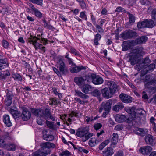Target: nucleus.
Returning a JSON list of instances; mask_svg holds the SVG:
<instances>
[{"instance_id":"1","label":"nucleus","mask_w":156,"mask_h":156,"mask_svg":"<svg viewBox=\"0 0 156 156\" xmlns=\"http://www.w3.org/2000/svg\"><path fill=\"white\" fill-rule=\"evenodd\" d=\"M144 53L142 47H139L132 50L131 55H129L128 62H130L132 65L133 66L138 60L141 58L142 54Z\"/></svg>"},{"instance_id":"2","label":"nucleus","mask_w":156,"mask_h":156,"mask_svg":"<svg viewBox=\"0 0 156 156\" xmlns=\"http://www.w3.org/2000/svg\"><path fill=\"white\" fill-rule=\"evenodd\" d=\"M40 40L41 43H43L44 45H46L48 43L49 40L47 39L44 38H41V40L39 38L36 36H31V37L28 38L27 42H28L30 44H32L36 50L38 49H41V47L42 46V45L38 43L37 41Z\"/></svg>"},{"instance_id":"3","label":"nucleus","mask_w":156,"mask_h":156,"mask_svg":"<svg viewBox=\"0 0 156 156\" xmlns=\"http://www.w3.org/2000/svg\"><path fill=\"white\" fill-rule=\"evenodd\" d=\"M88 128L87 127H81L78 129L76 135L80 137H83L84 141H86L93 135V133L88 132Z\"/></svg>"},{"instance_id":"4","label":"nucleus","mask_w":156,"mask_h":156,"mask_svg":"<svg viewBox=\"0 0 156 156\" xmlns=\"http://www.w3.org/2000/svg\"><path fill=\"white\" fill-rule=\"evenodd\" d=\"M112 104V100L109 99L106 102H103L101 104L99 110V112L101 113L103 110L105 112H104L102 114V116L105 117L106 115L108 114L110 112L111 105Z\"/></svg>"},{"instance_id":"5","label":"nucleus","mask_w":156,"mask_h":156,"mask_svg":"<svg viewBox=\"0 0 156 156\" xmlns=\"http://www.w3.org/2000/svg\"><path fill=\"white\" fill-rule=\"evenodd\" d=\"M156 23L155 21L151 19H146L143 21L139 22L137 24L138 28H143L145 27L152 28L155 26H156Z\"/></svg>"},{"instance_id":"6","label":"nucleus","mask_w":156,"mask_h":156,"mask_svg":"<svg viewBox=\"0 0 156 156\" xmlns=\"http://www.w3.org/2000/svg\"><path fill=\"white\" fill-rule=\"evenodd\" d=\"M64 59L63 56H60L58 58V68L60 72L62 75H66L69 73V69L65 65L64 61Z\"/></svg>"},{"instance_id":"7","label":"nucleus","mask_w":156,"mask_h":156,"mask_svg":"<svg viewBox=\"0 0 156 156\" xmlns=\"http://www.w3.org/2000/svg\"><path fill=\"white\" fill-rule=\"evenodd\" d=\"M88 83L92 82L95 85H99L103 83V79L99 75L92 73H88Z\"/></svg>"},{"instance_id":"8","label":"nucleus","mask_w":156,"mask_h":156,"mask_svg":"<svg viewBox=\"0 0 156 156\" xmlns=\"http://www.w3.org/2000/svg\"><path fill=\"white\" fill-rule=\"evenodd\" d=\"M137 33L130 29H128L122 33L120 34L122 38L124 39L127 40L136 37Z\"/></svg>"},{"instance_id":"9","label":"nucleus","mask_w":156,"mask_h":156,"mask_svg":"<svg viewBox=\"0 0 156 156\" xmlns=\"http://www.w3.org/2000/svg\"><path fill=\"white\" fill-rule=\"evenodd\" d=\"M88 73L83 76L75 77L73 81L76 84L80 87L85 83V82L87 81L88 83Z\"/></svg>"},{"instance_id":"10","label":"nucleus","mask_w":156,"mask_h":156,"mask_svg":"<svg viewBox=\"0 0 156 156\" xmlns=\"http://www.w3.org/2000/svg\"><path fill=\"white\" fill-rule=\"evenodd\" d=\"M20 108L22 110L20 117H21L22 120L24 121H27L29 120L31 116L30 112L25 106H22L20 107Z\"/></svg>"},{"instance_id":"11","label":"nucleus","mask_w":156,"mask_h":156,"mask_svg":"<svg viewBox=\"0 0 156 156\" xmlns=\"http://www.w3.org/2000/svg\"><path fill=\"white\" fill-rule=\"evenodd\" d=\"M155 64L154 63H152L149 65H146L143 67V69L142 70L140 74V76H143L147 73H148L149 71H152L155 68Z\"/></svg>"},{"instance_id":"12","label":"nucleus","mask_w":156,"mask_h":156,"mask_svg":"<svg viewBox=\"0 0 156 156\" xmlns=\"http://www.w3.org/2000/svg\"><path fill=\"white\" fill-rule=\"evenodd\" d=\"M150 62V60L149 58L147 57L144 59L139 60L137 62H136V66H137L138 69H143L144 66L147 65V64L149 63Z\"/></svg>"},{"instance_id":"13","label":"nucleus","mask_w":156,"mask_h":156,"mask_svg":"<svg viewBox=\"0 0 156 156\" xmlns=\"http://www.w3.org/2000/svg\"><path fill=\"white\" fill-rule=\"evenodd\" d=\"M101 93L102 97L105 99H108L112 97V94L108 88L105 87L101 90Z\"/></svg>"},{"instance_id":"14","label":"nucleus","mask_w":156,"mask_h":156,"mask_svg":"<svg viewBox=\"0 0 156 156\" xmlns=\"http://www.w3.org/2000/svg\"><path fill=\"white\" fill-rule=\"evenodd\" d=\"M30 110L31 112L35 116L40 117H44V110L42 109L30 108Z\"/></svg>"},{"instance_id":"15","label":"nucleus","mask_w":156,"mask_h":156,"mask_svg":"<svg viewBox=\"0 0 156 156\" xmlns=\"http://www.w3.org/2000/svg\"><path fill=\"white\" fill-rule=\"evenodd\" d=\"M119 97L121 100L124 103H128L132 101V97L127 94L122 93Z\"/></svg>"},{"instance_id":"16","label":"nucleus","mask_w":156,"mask_h":156,"mask_svg":"<svg viewBox=\"0 0 156 156\" xmlns=\"http://www.w3.org/2000/svg\"><path fill=\"white\" fill-rule=\"evenodd\" d=\"M10 76L9 71L6 70L2 73L0 72V80L2 82H5L8 79V77Z\"/></svg>"},{"instance_id":"17","label":"nucleus","mask_w":156,"mask_h":156,"mask_svg":"<svg viewBox=\"0 0 156 156\" xmlns=\"http://www.w3.org/2000/svg\"><path fill=\"white\" fill-rule=\"evenodd\" d=\"M107 85L108 86V87L109 90L114 95L118 90V86L114 81H111L107 83Z\"/></svg>"},{"instance_id":"18","label":"nucleus","mask_w":156,"mask_h":156,"mask_svg":"<svg viewBox=\"0 0 156 156\" xmlns=\"http://www.w3.org/2000/svg\"><path fill=\"white\" fill-rule=\"evenodd\" d=\"M80 88L81 91L86 94H89L93 89V87L88 84H84Z\"/></svg>"},{"instance_id":"19","label":"nucleus","mask_w":156,"mask_h":156,"mask_svg":"<svg viewBox=\"0 0 156 156\" xmlns=\"http://www.w3.org/2000/svg\"><path fill=\"white\" fill-rule=\"evenodd\" d=\"M51 109L46 108L44 110V116L46 119H50L52 121L55 120V118L53 115H51Z\"/></svg>"},{"instance_id":"20","label":"nucleus","mask_w":156,"mask_h":156,"mask_svg":"<svg viewBox=\"0 0 156 156\" xmlns=\"http://www.w3.org/2000/svg\"><path fill=\"white\" fill-rule=\"evenodd\" d=\"M75 66L72 67L70 68V71L71 73H77L82 70H85L86 68L83 66Z\"/></svg>"},{"instance_id":"21","label":"nucleus","mask_w":156,"mask_h":156,"mask_svg":"<svg viewBox=\"0 0 156 156\" xmlns=\"http://www.w3.org/2000/svg\"><path fill=\"white\" fill-rule=\"evenodd\" d=\"M145 140L147 143L149 144L152 146L155 143V140L154 137L150 134L147 135L145 136Z\"/></svg>"},{"instance_id":"22","label":"nucleus","mask_w":156,"mask_h":156,"mask_svg":"<svg viewBox=\"0 0 156 156\" xmlns=\"http://www.w3.org/2000/svg\"><path fill=\"white\" fill-rule=\"evenodd\" d=\"M152 150L151 147L147 146L140 147L139 150V151L143 154H148Z\"/></svg>"},{"instance_id":"23","label":"nucleus","mask_w":156,"mask_h":156,"mask_svg":"<svg viewBox=\"0 0 156 156\" xmlns=\"http://www.w3.org/2000/svg\"><path fill=\"white\" fill-rule=\"evenodd\" d=\"M148 37L145 36H142L136 39L135 40V43L137 44H142L148 40Z\"/></svg>"},{"instance_id":"24","label":"nucleus","mask_w":156,"mask_h":156,"mask_svg":"<svg viewBox=\"0 0 156 156\" xmlns=\"http://www.w3.org/2000/svg\"><path fill=\"white\" fill-rule=\"evenodd\" d=\"M3 122L6 126L9 127L12 126V123L10 121V117L8 115H4L3 117Z\"/></svg>"},{"instance_id":"25","label":"nucleus","mask_w":156,"mask_h":156,"mask_svg":"<svg viewBox=\"0 0 156 156\" xmlns=\"http://www.w3.org/2000/svg\"><path fill=\"white\" fill-rule=\"evenodd\" d=\"M75 95L78 96L81 98L86 99L89 98L88 96L86 94H84L78 90L75 89Z\"/></svg>"},{"instance_id":"26","label":"nucleus","mask_w":156,"mask_h":156,"mask_svg":"<svg viewBox=\"0 0 156 156\" xmlns=\"http://www.w3.org/2000/svg\"><path fill=\"white\" fill-rule=\"evenodd\" d=\"M115 120L118 122H122L125 121L126 117L124 115L117 114L115 117Z\"/></svg>"},{"instance_id":"27","label":"nucleus","mask_w":156,"mask_h":156,"mask_svg":"<svg viewBox=\"0 0 156 156\" xmlns=\"http://www.w3.org/2000/svg\"><path fill=\"white\" fill-rule=\"evenodd\" d=\"M9 111L15 119L20 117L21 114L20 112L14 109L10 108Z\"/></svg>"},{"instance_id":"28","label":"nucleus","mask_w":156,"mask_h":156,"mask_svg":"<svg viewBox=\"0 0 156 156\" xmlns=\"http://www.w3.org/2000/svg\"><path fill=\"white\" fill-rule=\"evenodd\" d=\"M124 108L123 104L121 102H119L113 107L112 109L114 111L118 112Z\"/></svg>"},{"instance_id":"29","label":"nucleus","mask_w":156,"mask_h":156,"mask_svg":"<svg viewBox=\"0 0 156 156\" xmlns=\"http://www.w3.org/2000/svg\"><path fill=\"white\" fill-rule=\"evenodd\" d=\"M103 152L105 154V156H111L114 153L113 149L110 147L106 148Z\"/></svg>"},{"instance_id":"30","label":"nucleus","mask_w":156,"mask_h":156,"mask_svg":"<svg viewBox=\"0 0 156 156\" xmlns=\"http://www.w3.org/2000/svg\"><path fill=\"white\" fill-rule=\"evenodd\" d=\"M43 138L46 141H50L53 140L54 138V137L51 134H47L46 133L43 136Z\"/></svg>"},{"instance_id":"31","label":"nucleus","mask_w":156,"mask_h":156,"mask_svg":"<svg viewBox=\"0 0 156 156\" xmlns=\"http://www.w3.org/2000/svg\"><path fill=\"white\" fill-rule=\"evenodd\" d=\"M49 154L47 151L44 152L42 150L36 151L34 153L33 156H45Z\"/></svg>"},{"instance_id":"32","label":"nucleus","mask_w":156,"mask_h":156,"mask_svg":"<svg viewBox=\"0 0 156 156\" xmlns=\"http://www.w3.org/2000/svg\"><path fill=\"white\" fill-rule=\"evenodd\" d=\"M12 76L15 80L22 81V78L20 74L16 73H13L12 74Z\"/></svg>"},{"instance_id":"33","label":"nucleus","mask_w":156,"mask_h":156,"mask_svg":"<svg viewBox=\"0 0 156 156\" xmlns=\"http://www.w3.org/2000/svg\"><path fill=\"white\" fill-rule=\"evenodd\" d=\"M138 131L140 132V133H138L141 136H145L148 132L147 129L144 128H138Z\"/></svg>"},{"instance_id":"34","label":"nucleus","mask_w":156,"mask_h":156,"mask_svg":"<svg viewBox=\"0 0 156 156\" xmlns=\"http://www.w3.org/2000/svg\"><path fill=\"white\" fill-rule=\"evenodd\" d=\"M9 151H15L16 149V146L14 144H6L5 147Z\"/></svg>"},{"instance_id":"35","label":"nucleus","mask_w":156,"mask_h":156,"mask_svg":"<svg viewBox=\"0 0 156 156\" xmlns=\"http://www.w3.org/2000/svg\"><path fill=\"white\" fill-rule=\"evenodd\" d=\"M55 145L54 144L49 142H46L43 143L42 144V148H43V149H46L48 147H55Z\"/></svg>"},{"instance_id":"36","label":"nucleus","mask_w":156,"mask_h":156,"mask_svg":"<svg viewBox=\"0 0 156 156\" xmlns=\"http://www.w3.org/2000/svg\"><path fill=\"white\" fill-rule=\"evenodd\" d=\"M122 51H126L130 49V45L127 41H124L123 42L122 45Z\"/></svg>"},{"instance_id":"37","label":"nucleus","mask_w":156,"mask_h":156,"mask_svg":"<svg viewBox=\"0 0 156 156\" xmlns=\"http://www.w3.org/2000/svg\"><path fill=\"white\" fill-rule=\"evenodd\" d=\"M43 23L45 28H47L48 29L52 31H54L55 28L51 25L48 24L47 21L45 20H43Z\"/></svg>"},{"instance_id":"38","label":"nucleus","mask_w":156,"mask_h":156,"mask_svg":"<svg viewBox=\"0 0 156 156\" xmlns=\"http://www.w3.org/2000/svg\"><path fill=\"white\" fill-rule=\"evenodd\" d=\"M126 13L128 15L129 17V22L131 23H134L135 20V17L132 14H131L129 12H127Z\"/></svg>"},{"instance_id":"39","label":"nucleus","mask_w":156,"mask_h":156,"mask_svg":"<svg viewBox=\"0 0 156 156\" xmlns=\"http://www.w3.org/2000/svg\"><path fill=\"white\" fill-rule=\"evenodd\" d=\"M101 91H100L98 89H94L93 91L91 92V95L93 96L99 97L101 95Z\"/></svg>"},{"instance_id":"40","label":"nucleus","mask_w":156,"mask_h":156,"mask_svg":"<svg viewBox=\"0 0 156 156\" xmlns=\"http://www.w3.org/2000/svg\"><path fill=\"white\" fill-rule=\"evenodd\" d=\"M149 84L152 85L150 87V89L152 91H156V80H153L149 83Z\"/></svg>"},{"instance_id":"41","label":"nucleus","mask_w":156,"mask_h":156,"mask_svg":"<svg viewBox=\"0 0 156 156\" xmlns=\"http://www.w3.org/2000/svg\"><path fill=\"white\" fill-rule=\"evenodd\" d=\"M101 38V36L98 33L95 35L94 40V43L95 45H97L99 44L98 41Z\"/></svg>"},{"instance_id":"42","label":"nucleus","mask_w":156,"mask_h":156,"mask_svg":"<svg viewBox=\"0 0 156 156\" xmlns=\"http://www.w3.org/2000/svg\"><path fill=\"white\" fill-rule=\"evenodd\" d=\"M109 143V140H107L101 143L99 146V149L101 150H102Z\"/></svg>"},{"instance_id":"43","label":"nucleus","mask_w":156,"mask_h":156,"mask_svg":"<svg viewBox=\"0 0 156 156\" xmlns=\"http://www.w3.org/2000/svg\"><path fill=\"white\" fill-rule=\"evenodd\" d=\"M113 136L112 138V143L114 144H115L116 143V142L118 139V136L117 133H114L112 134Z\"/></svg>"},{"instance_id":"44","label":"nucleus","mask_w":156,"mask_h":156,"mask_svg":"<svg viewBox=\"0 0 156 156\" xmlns=\"http://www.w3.org/2000/svg\"><path fill=\"white\" fill-rule=\"evenodd\" d=\"M125 109V111L128 113L130 114H132L133 116L134 115H136L135 114V112L134 110V108H126Z\"/></svg>"},{"instance_id":"45","label":"nucleus","mask_w":156,"mask_h":156,"mask_svg":"<svg viewBox=\"0 0 156 156\" xmlns=\"http://www.w3.org/2000/svg\"><path fill=\"white\" fill-rule=\"evenodd\" d=\"M6 97V98L12 99L13 97V93L12 92L9 90L8 89H7Z\"/></svg>"},{"instance_id":"46","label":"nucleus","mask_w":156,"mask_h":156,"mask_svg":"<svg viewBox=\"0 0 156 156\" xmlns=\"http://www.w3.org/2000/svg\"><path fill=\"white\" fill-rule=\"evenodd\" d=\"M0 63L2 64V65L5 64V66H9V64L7 58H5L2 57L0 58Z\"/></svg>"},{"instance_id":"47","label":"nucleus","mask_w":156,"mask_h":156,"mask_svg":"<svg viewBox=\"0 0 156 156\" xmlns=\"http://www.w3.org/2000/svg\"><path fill=\"white\" fill-rule=\"evenodd\" d=\"M99 142V140L96 139L94 141H93L92 140H90L89 141V145L91 147H93L97 145Z\"/></svg>"},{"instance_id":"48","label":"nucleus","mask_w":156,"mask_h":156,"mask_svg":"<svg viewBox=\"0 0 156 156\" xmlns=\"http://www.w3.org/2000/svg\"><path fill=\"white\" fill-rule=\"evenodd\" d=\"M46 124L47 126L51 129H54V122H53L46 121Z\"/></svg>"},{"instance_id":"49","label":"nucleus","mask_w":156,"mask_h":156,"mask_svg":"<svg viewBox=\"0 0 156 156\" xmlns=\"http://www.w3.org/2000/svg\"><path fill=\"white\" fill-rule=\"evenodd\" d=\"M29 1L33 3L36 4L41 6H42L43 4V0H29Z\"/></svg>"},{"instance_id":"50","label":"nucleus","mask_w":156,"mask_h":156,"mask_svg":"<svg viewBox=\"0 0 156 156\" xmlns=\"http://www.w3.org/2000/svg\"><path fill=\"white\" fill-rule=\"evenodd\" d=\"M79 4L80 7L83 9H87V7L86 3L83 0L79 3Z\"/></svg>"},{"instance_id":"51","label":"nucleus","mask_w":156,"mask_h":156,"mask_svg":"<svg viewBox=\"0 0 156 156\" xmlns=\"http://www.w3.org/2000/svg\"><path fill=\"white\" fill-rule=\"evenodd\" d=\"M34 12L36 16L40 18L42 17L43 15L42 13H41L37 9H35Z\"/></svg>"},{"instance_id":"52","label":"nucleus","mask_w":156,"mask_h":156,"mask_svg":"<svg viewBox=\"0 0 156 156\" xmlns=\"http://www.w3.org/2000/svg\"><path fill=\"white\" fill-rule=\"evenodd\" d=\"M70 52L72 54H74L76 56H80V54L79 52L73 48H71L70 49Z\"/></svg>"},{"instance_id":"53","label":"nucleus","mask_w":156,"mask_h":156,"mask_svg":"<svg viewBox=\"0 0 156 156\" xmlns=\"http://www.w3.org/2000/svg\"><path fill=\"white\" fill-rule=\"evenodd\" d=\"M60 156H71V154L68 150H66L62 151L60 154Z\"/></svg>"},{"instance_id":"54","label":"nucleus","mask_w":156,"mask_h":156,"mask_svg":"<svg viewBox=\"0 0 156 156\" xmlns=\"http://www.w3.org/2000/svg\"><path fill=\"white\" fill-rule=\"evenodd\" d=\"M127 12L123 8L120 6L118 7L115 11V12H124L126 13Z\"/></svg>"},{"instance_id":"55","label":"nucleus","mask_w":156,"mask_h":156,"mask_svg":"<svg viewBox=\"0 0 156 156\" xmlns=\"http://www.w3.org/2000/svg\"><path fill=\"white\" fill-rule=\"evenodd\" d=\"M145 113V111L142 109H137L136 112H135V114L139 115H143Z\"/></svg>"},{"instance_id":"56","label":"nucleus","mask_w":156,"mask_h":156,"mask_svg":"<svg viewBox=\"0 0 156 156\" xmlns=\"http://www.w3.org/2000/svg\"><path fill=\"white\" fill-rule=\"evenodd\" d=\"M80 17L86 21L87 20V16L85 14V11H82L80 12Z\"/></svg>"},{"instance_id":"57","label":"nucleus","mask_w":156,"mask_h":156,"mask_svg":"<svg viewBox=\"0 0 156 156\" xmlns=\"http://www.w3.org/2000/svg\"><path fill=\"white\" fill-rule=\"evenodd\" d=\"M12 99L5 98V105L7 106H9L11 105L12 103Z\"/></svg>"},{"instance_id":"58","label":"nucleus","mask_w":156,"mask_h":156,"mask_svg":"<svg viewBox=\"0 0 156 156\" xmlns=\"http://www.w3.org/2000/svg\"><path fill=\"white\" fill-rule=\"evenodd\" d=\"M2 45L5 48H7L9 47V43L5 39L2 41Z\"/></svg>"},{"instance_id":"59","label":"nucleus","mask_w":156,"mask_h":156,"mask_svg":"<svg viewBox=\"0 0 156 156\" xmlns=\"http://www.w3.org/2000/svg\"><path fill=\"white\" fill-rule=\"evenodd\" d=\"M114 156H124V153L122 150H119L115 154Z\"/></svg>"},{"instance_id":"60","label":"nucleus","mask_w":156,"mask_h":156,"mask_svg":"<svg viewBox=\"0 0 156 156\" xmlns=\"http://www.w3.org/2000/svg\"><path fill=\"white\" fill-rule=\"evenodd\" d=\"M24 63L23 65L25 66V67L27 68L29 70L32 72L33 71V70L31 68L30 65L27 62H25V61H24Z\"/></svg>"},{"instance_id":"61","label":"nucleus","mask_w":156,"mask_h":156,"mask_svg":"<svg viewBox=\"0 0 156 156\" xmlns=\"http://www.w3.org/2000/svg\"><path fill=\"white\" fill-rule=\"evenodd\" d=\"M94 25L95 26L96 28L98 29V31L99 33H102L104 32V29L102 28L101 27L99 26V25L97 24H96V25Z\"/></svg>"},{"instance_id":"62","label":"nucleus","mask_w":156,"mask_h":156,"mask_svg":"<svg viewBox=\"0 0 156 156\" xmlns=\"http://www.w3.org/2000/svg\"><path fill=\"white\" fill-rule=\"evenodd\" d=\"M102 127V125L100 123H97L94 125V129L97 131L101 129Z\"/></svg>"},{"instance_id":"63","label":"nucleus","mask_w":156,"mask_h":156,"mask_svg":"<svg viewBox=\"0 0 156 156\" xmlns=\"http://www.w3.org/2000/svg\"><path fill=\"white\" fill-rule=\"evenodd\" d=\"M2 137L5 139H9L10 137L9 136V133L7 132H4L2 135Z\"/></svg>"},{"instance_id":"64","label":"nucleus","mask_w":156,"mask_h":156,"mask_svg":"<svg viewBox=\"0 0 156 156\" xmlns=\"http://www.w3.org/2000/svg\"><path fill=\"white\" fill-rule=\"evenodd\" d=\"M41 118L39 117L37 119V122L39 125H42L43 124L44 121Z\"/></svg>"}]
</instances>
